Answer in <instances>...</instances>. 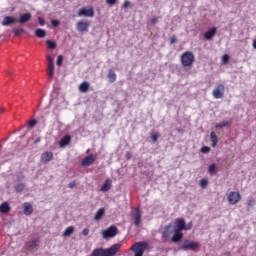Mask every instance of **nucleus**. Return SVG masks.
Wrapping results in <instances>:
<instances>
[{"label":"nucleus","instance_id":"obj_1","mask_svg":"<svg viewBox=\"0 0 256 256\" xmlns=\"http://www.w3.org/2000/svg\"><path fill=\"white\" fill-rule=\"evenodd\" d=\"M121 249V244H114L108 249L96 248L92 251V256H114L119 253Z\"/></svg>","mask_w":256,"mask_h":256},{"label":"nucleus","instance_id":"obj_2","mask_svg":"<svg viewBox=\"0 0 256 256\" xmlns=\"http://www.w3.org/2000/svg\"><path fill=\"white\" fill-rule=\"evenodd\" d=\"M180 63L182 67H188L191 69V67H193V63H195V54L191 51L183 52L180 56Z\"/></svg>","mask_w":256,"mask_h":256},{"label":"nucleus","instance_id":"obj_3","mask_svg":"<svg viewBox=\"0 0 256 256\" xmlns=\"http://www.w3.org/2000/svg\"><path fill=\"white\" fill-rule=\"evenodd\" d=\"M149 249V243L145 241L136 242L132 245L130 248V251H133L135 253L134 256H143V253Z\"/></svg>","mask_w":256,"mask_h":256},{"label":"nucleus","instance_id":"obj_4","mask_svg":"<svg viewBox=\"0 0 256 256\" xmlns=\"http://www.w3.org/2000/svg\"><path fill=\"white\" fill-rule=\"evenodd\" d=\"M199 247H201V244L199 242L185 240L182 249L183 251H197Z\"/></svg>","mask_w":256,"mask_h":256},{"label":"nucleus","instance_id":"obj_5","mask_svg":"<svg viewBox=\"0 0 256 256\" xmlns=\"http://www.w3.org/2000/svg\"><path fill=\"white\" fill-rule=\"evenodd\" d=\"M174 231H189L191 229V225H187L183 218H178L175 221Z\"/></svg>","mask_w":256,"mask_h":256},{"label":"nucleus","instance_id":"obj_6","mask_svg":"<svg viewBox=\"0 0 256 256\" xmlns=\"http://www.w3.org/2000/svg\"><path fill=\"white\" fill-rule=\"evenodd\" d=\"M212 94H213L214 99H223V97L225 96V85L218 84L213 89Z\"/></svg>","mask_w":256,"mask_h":256},{"label":"nucleus","instance_id":"obj_7","mask_svg":"<svg viewBox=\"0 0 256 256\" xmlns=\"http://www.w3.org/2000/svg\"><path fill=\"white\" fill-rule=\"evenodd\" d=\"M241 201V193L232 191L228 194L229 205H237Z\"/></svg>","mask_w":256,"mask_h":256},{"label":"nucleus","instance_id":"obj_8","mask_svg":"<svg viewBox=\"0 0 256 256\" xmlns=\"http://www.w3.org/2000/svg\"><path fill=\"white\" fill-rule=\"evenodd\" d=\"M90 23L87 20H80L76 23V29L80 33H87L89 31Z\"/></svg>","mask_w":256,"mask_h":256},{"label":"nucleus","instance_id":"obj_9","mask_svg":"<svg viewBox=\"0 0 256 256\" xmlns=\"http://www.w3.org/2000/svg\"><path fill=\"white\" fill-rule=\"evenodd\" d=\"M47 61H48V72L47 75L48 77H50V79H53L54 75H55V64H54V60L53 57H51V55H47L46 56Z\"/></svg>","mask_w":256,"mask_h":256},{"label":"nucleus","instance_id":"obj_10","mask_svg":"<svg viewBox=\"0 0 256 256\" xmlns=\"http://www.w3.org/2000/svg\"><path fill=\"white\" fill-rule=\"evenodd\" d=\"M117 235V228L115 226H110L106 230L102 231V236L104 239L113 238Z\"/></svg>","mask_w":256,"mask_h":256},{"label":"nucleus","instance_id":"obj_11","mask_svg":"<svg viewBox=\"0 0 256 256\" xmlns=\"http://www.w3.org/2000/svg\"><path fill=\"white\" fill-rule=\"evenodd\" d=\"M78 17H95V10L93 7L82 8L78 11Z\"/></svg>","mask_w":256,"mask_h":256},{"label":"nucleus","instance_id":"obj_12","mask_svg":"<svg viewBox=\"0 0 256 256\" xmlns=\"http://www.w3.org/2000/svg\"><path fill=\"white\" fill-rule=\"evenodd\" d=\"M95 161H97V155L90 154L82 160L81 165L82 167H89V165H93Z\"/></svg>","mask_w":256,"mask_h":256},{"label":"nucleus","instance_id":"obj_13","mask_svg":"<svg viewBox=\"0 0 256 256\" xmlns=\"http://www.w3.org/2000/svg\"><path fill=\"white\" fill-rule=\"evenodd\" d=\"M39 245V238L34 239L32 241H28L25 245L27 251H33V249H37Z\"/></svg>","mask_w":256,"mask_h":256},{"label":"nucleus","instance_id":"obj_14","mask_svg":"<svg viewBox=\"0 0 256 256\" xmlns=\"http://www.w3.org/2000/svg\"><path fill=\"white\" fill-rule=\"evenodd\" d=\"M133 217H134V225L136 227H139V225H141V210L139 208L135 209Z\"/></svg>","mask_w":256,"mask_h":256},{"label":"nucleus","instance_id":"obj_15","mask_svg":"<svg viewBox=\"0 0 256 256\" xmlns=\"http://www.w3.org/2000/svg\"><path fill=\"white\" fill-rule=\"evenodd\" d=\"M171 227H173V224H168L164 227V231L162 232L163 239H169V237L173 235V230H171Z\"/></svg>","mask_w":256,"mask_h":256},{"label":"nucleus","instance_id":"obj_16","mask_svg":"<svg viewBox=\"0 0 256 256\" xmlns=\"http://www.w3.org/2000/svg\"><path fill=\"white\" fill-rule=\"evenodd\" d=\"M217 35V28H210L207 32L204 33V39L207 41L211 40L213 37Z\"/></svg>","mask_w":256,"mask_h":256},{"label":"nucleus","instance_id":"obj_17","mask_svg":"<svg viewBox=\"0 0 256 256\" xmlns=\"http://www.w3.org/2000/svg\"><path fill=\"white\" fill-rule=\"evenodd\" d=\"M23 213L24 215H33V205L31 203L26 202L23 204Z\"/></svg>","mask_w":256,"mask_h":256},{"label":"nucleus","instance_id":"obj_18","mask_svg":"<svg viewBox=\"0 0 256 256\" xmlns=\"http://www.w3.org/2000/svg\"><path fill=\"white\" fill-rule=\"evenodd\" d=\"M15 21H17V19L13 16H6L4 17L3 21H2V25L3 27H7L9 25H13V23H15Z\"/></svg>","mask_w":256,"mask_h":256},{"label":"nucleus","instance_id":"obj_19","mask_svg":"<svg viewBox=\"0 0 256 256\" xmlns=\"http://www.w3.org/2000/svg\"><path fill=\"white\" fill-rule=\"evenodd\" d=\"M42 163H49V161H53V152H44L41 155Z\"/></svg>","mask_w":256,"mask_h":256},{"label":"nucleus","instance_id":"obj_20","mask_svg":"<svg viewBox=\"0 0 256 256\" xmlns=\"http://www.w3.org/2000/svg\"><path fill=\"white\" fill-rule=\"evenodd\" d=\"M31 13H24L20 16L18 23H20L21 25H23L24 23H28V21H31Z\"/></svg>","mask_w":256,"mask_h":256},{"label":"nucleus","instance_id":"obj_21","mask_svg":"<svg viewBox=\"0 0 256 256\" xmlns=\"http://www.w3.org/2000/svg\"><path fill=\"white\" fill-rule=\"evenodd\" d=\"M112 184H113V181L111 179H106L100 191H103L104 193L109 191L112 187Z\"/></svg>","mask_w":256,"mask_h":256},{"label":"nucleus","instance_id":"obj_22","mask_svg":"<svg viewBox=\"0 0 256 256\" xmlns=\"http://www.w3.org/2000/svg\"><path fill=\"white\" fill-rule=\"evenodd\" d=\"M183 239V234L181 231L174 230V235L172 237L173 243H179Z\"/></svg>","mask_w":256,"mask_h":256},{"label":"nucleus","instance_id":"obj_23","mask_svg":"<svg viewBox=\"0 0 256 256\" xmlns=\"http://www.w3.org/2000/svg\"><path fill=\"white\" fill-rule=\"evenodd\" d=\"M71 143V136L70 135H65L59 142L60 147H67Z\"/></svg>","mask_w":256,"mask_h":256},{"label":"nucleus","instance_id":"obj_24","mask_svg":"<svg viewBox=\"0 0 256 256\" xmlns=\"http://www.w3.org/2000/svg\"><path fill=\"white\" fill-rule=\"evenodd\" d=\"M9 211H11V206H9V203L3 202L0 205V213L6 214L9 213Z\"/></svg>","mask_w":256,"mask_h":256},{"label":"nucleus","instance_id":"obj_25","mask_svg":"<svg viewBox=\"0 0 256 256\" xmlns=\"http://www.w3.org/2000/svg\"><path fill=\"white\" fill-rule=\"evenodd\" d=\"M104 215H105V208H100L94 216L95 221H101Z\"/></svg>","mask_w":256,"mask_h":256},{"label":"nucleus","instance_id":"obj_26","mask_svg":"<svg viewBox=\"0 0 256 256\" xmlns=\"http://www.w3.org/2000/svg\"><path fill=\"white\" fill-rule=\"evenodd\" d=\"M89 87V82L84 81L79 85V91H81V93H87V91H89Z\"/></svg>","mask_w":256,"mask_h":256},{"label":"nucleus","instance_id":"obj_27","mask_svg":"<svg viewBox=\"0 0 256 256\" xmlns=\"http://www.w3.org/2000/svg\"><path fill=\"white\" fill-rule=\"evenodd\" d=\"M210 141L212 143V147H217V143H219V139L217 138V134L215 132L210 133Z\"/></svg>","mask_w":256,"mask_h":256},{"label":"nucleus","instance_id":"obj_28","mask_svg":"<svg viewBox=\"0 0 256 256\" xmlns=\"http://www.w3.org/2000/svg\"><path fill=\"white\" fill-rule=\"evenodd\" d=\"M73 233H75V227L73 226L67 227L63 232V237H71Z\"/></svg>","mask_w":256,"mask_h":256},{"label":"nucleus","instance_id":"obj_29","mask_svg":"<svg viewBox=\"0 0 256 256\" xmlns=\"http://www.w3.org/2000/svg\"><path fill=\"white\" fill-rule=\"evenodd\" d=\"M35 35L39 39H44V37H46V35H47V32L44 29L38 28L35 30Z\"/></svg>","mask_w":256,"mask_h":256},{"label":"nucleus","instance_id":"obj_30","mask_svg":"<svg viewBox=\"0 0 256 256\" xmlns=\"http://www.w3.org/2000/svg\"><path fill=\"white\" fill-rule=\"evenodd\" d=\"M108 79H109L110 83H115V81H117V74H115V72L113 70H109Z\"/></svg>","mask_w":256,"mask_h":256},{"label":"nucleus","instance_id":"obj_31","mask_svg":"<svg viewBox=\"0 0 256 256\" xmlns=\"http://www.w3.org/2000/svg\"><path fill=\"white\" fill-rule=\"evenodd\" d=\"M218 171H219V169H217V164H211V165L208 167V173H209V175H215Z\"/></svg>","mask_w":256,"mask_h":256},{"label":"nucleus","instance_id":"obj_32","mask_svg":"<svg viewBox=\"0 0 256 256\" xmlns=\"http://www.w3.org/2000/svg\"><path fill=\"white\" fill-rule=\"evenodd\" d=\"M231 125V121H223L221 123L216 124L217 129H223V127H229Z\"/></svg>","mask_w":256,"mask_h":256},{"label":"nucleus","instance_id":"obj_33","mask_svg":"<svg viewBox=\"0 0 256 256\" xmlns=\"http://www.w3.org/2000/svg\"><path fill=\"white\" fill-rule=\"evenodd\" d=\"M46 45L48 46V49H56L57 48V43H55L51 40H47Z\"/></svg>","mask_w":256,"mask_h":256},{"label":"nucleus","instance_id":"obj_34","mask_svg":"<svg viewBox=\"0 0 256 256\" xmlns=\"http://www.w3.org/2000/svg\"><path fill=\"white\" fill-rule=\"evenodd\" d=\"M208 184H209V180H207V179L200 180V187H202V189H205Z\"/></svg>","mask_w":256,"mask_h":256},{"label":"nucleus","instance_id":"obj_35","mask_svg":"<svg viewBox=\"0 0 256 256\" xmlns=\"http://www.w3.org/2000/svg\"><path fill=\"white\" fill-rule=\"evenodd\" d=\"M157 139H159V133L154 132L151 134V140L153 141V143H157Z\"/></svg>","mask_w":256,"mask_h":256},{"label":"nucleus","instance_id":"obj_36","mask_svg":"<svg viewBox=\"0 0 256 256\" xmlns=\"http://www.w3.org/2000/svg\"><path fill=\"white\" fill-rule=\"evenodd\" d=\"M24 31H25V29H23V28L14 29V35H16V37H19V35H22V33Z\"/></svg>","mask_w":256,"mask_h":256},{"label":"nucleus","instance_id":"obj_37","mask_svg":"<svg viewBox=\"0 0 256 256\" xmlns=\"http://www.w3.org/2000/svg\"><path fill=\"white\" fill-rule=\"evenodd\" d=\"M56 64L58 65V67H61V65H63V56L62 55H59L57 57V62Z\"/></svg>","mask_w":256,"mask_h":256},{"label":"nucleus","instance_id":"obj_38","mask_svg":"<svg viewBox=\"0 0 256 256\" xmlns=\"http://www.w3.org/2000/svg\"><path fill=\"white\" fill-rule=\"evenodd\" d=\"M200 151L201 153H209V151H211V148L209 146H203Z\"/></svg>","mask_w":256,"mask_h":256},{"label":"nucleus","instance_id":"obj_39","mask_svg":"<svg viewBox=\"0 0 256 256\" xmlns=\"http://www.w3.org/2000/svg\"><path fill=\"white\" fill-rule=\"evenodd\" d=\"M248 207H255V200L253 198L248 199Z\"/></svg>","mask_w":256,"mask_h":256},{"label":"nucleus","instance_id":"obj_40","mask_svg":"<svg viewBox=\"0 0 256 256\" xmlns=\"http://www.w3.org/2000/svg\"><path fill=\"white\" fill-rule=\"evenodd\" d=\"M35 125H37V120H30L28 122V127H30L32 129V127H35Z\"/></svg>","mask_w":256,"mask_h":256},{"label":"nucleus","instance_id":"obj_41","mask_svg":"<svg viewBox=\"0 0 256 256\" xmlns=\"http://www.w3.org/2000/svg\"><path fill=\"white\" fill-rule=\"evenodd\" d=\"M38 23H39V25H41V27H44V25H45V19H43V17L39 16V17H38Z\"/></svg>","mask_w":256,"mask_h":256},{"label":"nucleus","instance_id":"obj_42","mask_svg":"<svg viewBox=\"0 0 256 256\" xmlns=\"http://www.w3.org/2000/svg\"><path fill=\"white\" fill-rule=\"evenodd\" d=\"M60 24L61 22H59V20H51V25H53L54 27H59Z\"/></svg>","mask_w":256,"mask_h":256},{"label":"nucleus","instance_id":"obj_43","mask_svg":"<svg viewBox=\"0 0 256 256\" xmlns=\"http://www.w3.org/2000/svg\"><path fill=\"white\" fill-rule=\"evenodd\" d=\"M222 61H223V63H229V55L224 54V55L222 56Z\"/></svg>","mask_w":256,"mask_h":256},{"label":"nucleus","instance_id":"obj_44","mask_svg":"<svg viewBox=\"0 0 256 256\" xmlns=\"http://www.w3.org/2000/svg\"><path fill=\"white\" fill-rule=\"evenodd\" d=\"M25 189V185L24 184H18L16 186V191H23Z\"/></svg>","mask_w":256,"mask_h":256},{"label":"nucleus","instance_id":"obj_45","mask_svg":"<svg viewBox=\"0 0 256 256\" xmlns=\"http://www.w3.org/2000/svg\"><path fill=\"white\" fill-rule=\"evenodd\" d=\"M77 185V182L72 181L68 184L69 189H74V187Z\"/></svg>","mask_w":256,"mask_h":256},{"label":"nucleus","instance_id":"obj_46","mask_svg":"<svg viewBox=\"0 0 256 256\" xmlns=\"http://www.w3.org/2000/svg\"><path fill=\"white\" fill-rule=\"evenodd\" d=\"M106 3L108 5H115V3H117V0H106Z\"/></svg>","mask_w":256,"mask_h":256},{"label":"nucleus","instance_id":"obj_47","mask_svg":"<svg viewBox=\"0 0 256 256\" xmlns=\"http://www.w3.org/2000/svg\"><path fill=\"white\" fill-rule=\"evenodd\" d=\"M129 5H131V3L126 0L122 7H123V9H127V7H129Z\"/></svg>","mask_w":256,"mask_h":256},{"label":"nucleus","instance_id":"obj_48","mask_svg":"<svg viewBox=\"0 0 256 256\" xmlns=\"http://www.w3.org/2000/svg\"><path fill=\"white\" fill-rule=\"evenodd\" d=\"M158 21L159 20L156 17H154L150 20V23H152V25H155V23H158Z\"/></svg>","mask_w":256,"mask_h":256},{"label":"nucleus","instance_id":"obj_49","mask_svg":"<svg viewBox=\"0 0 256 256\" xmlns=\"http://www.w3.org/2000/svg\"><path fill=\"white\" fill-rule=\"evenodd\" d=\"M170 43L173 44V43H177V38L175 36H172L170 38Z\"/></svg>","mask_w":256,"mask_h":256},{"label":"nucleus","instance_id":"obj_50","mask_svg":"<svg viewBox=\"0 0 256 256\" xmlns=\"http://www.w3.org/2000/svg\"><path fill=\"white\" fill-rule=\"evenodd\" d=\"M82 234L84 235V237H87V235H89V229H84L83 231H82Z\"/></svg>","mask_w":256,"mask_h":256},{"label":"nucleus","instance_id":"obj_51","mask_svg":"<svg viewBox=\"0 0 256 256\" xmlns=\"http://www.w3.org/2000/svg\"><path fill=\"white\" fill-rule=\"evenodd\" d=\"M252 47L256 49V39L253 41Z\"/></svg>","mask_w":256,"mask_h":256},{"label":"nucleus","instance_id":"obj_52","mask_svg":"<svg viewBox=\"0 0 256 256\" xmlns=\"http://www.w3.org/2000/svg\"><path fill=\"white\" fill-rule=\"evenodd\" d=\"M3 111H5V108H0V114L3 113Z\"/></svg>","mask_w":256,"mask_h":256},{"label":"nucleus","instance_id":"obj_53","mask_svg":"<svg viewBox=\"0 0 256 256\" xmlns=\"http://www.w3.org/2000/svg\"><path fill=\"white\" fill-rule=\"evenodd\" d=\"M39 141H41L40 138L36 139L35 143H39Z\"/></svg>","mask_w":256,"mask_h":256},{"label":"nucleus","instance_id":"obj_54","mask_svg":"<svg viewBox=\"0 0 256 256\" xmlns=\"http://www.w3.org/2000/svg\"><path fill=\"white\" fill-rule=\"evenodd\" d=\"M1 147H2V146H1V144H0V149H1Z\"/></svg>","mask_w":256,"mask_h":256}]
</instances>
